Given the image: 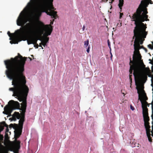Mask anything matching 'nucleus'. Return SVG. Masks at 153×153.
I'll list each match as a JSON object with an SVG mask.
<instances>
[{"instance_id": "obj_20", "label": "nucleus", "mask_w": 153, "mask_h": 153, "mask_svg": "<svg viewBox=\"0 0 153 153\" xmlns=\"http://www.w3.org/2000/svg\"><path fill=\"white\" fill-rule=\"evenodd\" d=\"M123 2L124 0H119V3L118 4V6L120 10V12L121 11L122 7L123 6L124 3Z\"/></svg>"}, {"instance_id": "obj_27", "label": "nucleus", "mask_w": 153, "mask_h": 153, "mask_svg": "<svg viewBox=\"0 0 153 153\" xmlns=\"http://www.w3.org/2000/svg\"><path fill=\"white\" fill-rule=\"evenodd\" d=\"M120 19H121V18L122 17V16L123 15V13H120Z\"/></svg>"}, {"instance_id": "obj_41", "label": "nucleus", "mask_w": 153, "mask_h": 153, "mask_svg": "<svg viewBox=\"0 0 153 153\" xmlns=\"http://www.w3.org/2000/svg\"><path fill=\"white\" fill-rule=\"evenodd\" d=\"M144 50H145V51H147V49H146V48H144Z\"/></svg>"}, {"instance_id": "obj_38", "label": "nucleus", "mask_w": 153, "mask_h": 153, "mask_svg": "<svg viewBox=\"0 0 153 153\" xmlns=\"http://www.w3.org/2000/svg\"><path fill=\"white\" fill-rule=\"evenodd\" d=\"M112 0L111 1V2H110V3H112V2H113V1H114V0Z\"/></svg>"}, {"instance_id": "obj_45", "label": "nucleus", "mask_w": 153, "mask_h": 153, "mask_svg": "<svg viewBox=\"0 0 153 153\" xmlns=\"http://www.w3.org/2000/svg\"><path fill=\"white\" fill-rule=\"evenodd\" d=\"M112 54H111V57H112Z\"/></svg>"}, {"instance_id": "obj_13", "label": "nucleus", "mask_w": 153, "mask_h": 153, "mask_svg": "<svg viewBox=\"0 0 153 153\" xmlns=\"http://www.w3.org/2000/svg\"><path fill=\"white\" fill-rule=\"evenodd\" d=\"M39 25H37L38 27H40L41 28L44 30V32L47 31L48 28L52 29L53 30V27L51 26L53 24V21H51L50 24L45 25L44 24L40 21L39 22Z\"/></svg>"}, {"instance_id": "obj_21", "label": "nucleus", "mask_w": 153, "mask_h": 153, "mask_svg": "<svg viewBox=\"0 0 153 153\" xmlns=\"http://www.w3.org/2000/svg\"><path fill=\"white\" fill-rule=\"evenodd\" d=\"M89 41L88 39H87L86 41L84 42V46L85 47H86L89 44Z\"/></svg>"}, {"instance_id": "obj_35", "label": "nucleus", "mask_w": 153, "mask_h": 153, "mask_svg": "<svg viewBox=\"0 0 153 153\" xmlns=\"http://www.w3.org/2000/svg\"><path fill=\"white\" fill-rule=\"evenodd\" d=\"M28 42H29L28 43H30V39L29 40L27 41V43L28 44Z\"/></svg>"}, {"instance_id": "obj_14", "label": "nucleus", "mask_w": 153, "mask_h": 153, "mask_svg": "<svg viewBox=\"0 0 153 153\" xmlns=\"http://www.w3.org/2000/svg\"><path fill=\"white\" fill-rule=\"evenodd\" d=\"M22 103V102L21 103V107H20V104L18 102L14 101L13 100H10L8 102V104L12 105L14 109H19L22 111V110L21 109L22 107L21 105Z\"/></svg>"}, {"instance_id": "obj_36", "label": "nucleus", "mask_w": 153, "mask_h": 153, "mask_svg": "<svg viewBox=\"0 0 153 153\" xmlns=\"http://www.w3.org/2000/svg\"><path fill=\"white\" fill-rule=\"evenodd\" d=\"M129 79H130V81L131 82L132 79H131V77H129Z\"/></svg>"}, {"instance_id": "obj_12", "label": "nucleus", "mask_w": 153, "mask_h": 153, "mask_svg": "<svg viewBox=\"0 0 153 153\" xmlns=\"http://www.w3.org/2000/svg\"><path fill=\"white\" fill-rule=\"evenodd\" d=\"M47 30V31L44 33V37H42V40H40L41 42L42 43V45L44 47L46 45V44L48 42L49 38L47 36L50 35L52 32V29L48 28Z\"/></svg>"}, {"instance_id": "obj_16", "label": "nucleus", "mask_w": 153, "mask_h": 153, "mask_svg": "<svg viewBox=\"0 0 153 153\" xmlns=\"http://www.w3.org/2000/svg\"><path fill=\"white\" fill-rule=\"evenodd\" d=\"M145 1H141V4H141V7H142V8H143V7L144 6H145L146 7L150 3V4H152L153 3L152 2V1L151 0H144Z\"/></svg>"}, {"instance_id": "obj_2", "label": "nucleus", "mask_w": 153, "mask_h": 153, "mask_svg": "<svg viewBox=\"0 0 153 153\" xmlns=\"http://www.w3.org/2000/svg\"><path fill=\"white\" fill-rule=\"evenodd\" d=\"M28 21H30L26 16L24 14L20 13L17 20L16 23L18 26H21L19 29L17 30L18 33L16 35V37L12 38V41L10 43L12 44H18V43L23 40L25 37V35L27 34H30L35 32V29L33 26L30 23H26Z\"/></svg>"}, {"instance_id": "obj_44", "label": "nucleus", "mask_w": 153, "mask_h": 153, "mask_svg": "<svg viewBox=\"0 0 153 153\" xmlns=\"http://www.w3.org/2000/svg\"><path fill=\"white\" fill-rule=\"evenodd\" d=\"M121 25H121V23H120V26H121Z\"/></svg>"}, {"instance_id": "obj_5", "label": "nucleus", "mask_w": 153, "mask_h": 153, "mask_svg": "<svg viewBox=\"0 0 153 153\" xmlns=\"http://www.w3.org/2000/svg\"><path fill=\"white\" fill-rule=\"evenodd\" d=\"M3 130V127L0 126V153H9V151L17 153L20 148V142L18 140L11 141L9 140L10 137L8 134H5L4 140V137L1 134V132Z\"/></svg>"}, {"instance_id": "obj_30", "label": "nucleus", "mask_w": 153, "mask_h": 153, "mask_svg": "<svg viewBox=\"0 0 153 153\" xmlns=\"http://www.w3.org/2000/svg\"><path fill=\"white\" fill-rule=\"evenodd\" d=\"M130 108L133 111L134 109V107L133 106L131 105H130Z\"/></svg>"}, {"instance_id": "obj_17", "label": "nucleus", "mask_w": 153, "mask_h": 153, "mask_svg": "<svg viewBox=\"0 0 153 153\" xmlns=\"http://www.w3.org/2000/svg\"><path fill=\"white\" fill-rule=\"evenodd\" d=\"M4 110L5 113L3 112V113L6 114H10L11 113V110L10 109L9 106L8 105H7L5 106L4 108Z\"/></svg>"}, {"instance_id": "obj_4", "label": "nucleus", "mask_w": 153, "mask_h": 153, "mask_svg": "<svg viewBox=\"0 0 153 153\" xmlns=\"http://www.w3.org/2000/svg\"><path fill=\"white\" fill-rule=\"evenodd\" d=\"M129 71L130 74H132L133 70H134L133 75L134 77L135 85L137 86L136 88L140 90L143 89V86L140 84V82L143 79H147L148 75L149 77H151L152 74H148V72L146 70L147 68H145V65L143 61L141 62L140 65H130Z\"/></svg>"}, {"instance_id": "obj_40", "label": "nucleus", "mask_w": 153, "mask_h": 153, "mask_svg": "<svg viewBox=\"0 0 153 153\" xmlns=\"http://www.w3.org/2000/svg\"><path fill=\"white\" fill-rule=\"evenodd\" d=\"M152 136L153 137V132H152Z\"/></svg>"}, {"instance_id": "obj_9", "label": "nucleus", "mask_w": 153, "mask_h": 153, "mask_svg": "<svg viewBox=\"0 0 153 153\" xmlns=\"http://www.w3.org/2000/svg\"><path fill=\"white\" fill-rule=\"evenodd\" d=\"M145 33L146 32H143L140 36H137V34H136V35H134V36H133L132 42L133 41V39H134L135 37V39L134 42V52H135L137 54H140L139 51V49L141 48L143 49L144 48L143 46H141L139 45V38H140L141 36H142L144 35Z\"/></svg>"}, {"instance_id": "obj_28", "label": "nucleus", "mask_w": 153, "mask_h": 153, "mask_svg": "<svg viewBox=\"0 0 153 153\" xmlns=\"http://www.w3.org/2000/svg\"><path fill=\"white\" fill-rule=\"evenodd\" d=\"M149 61H150V62H149V63L153 65V61L150 59H149Z\"/></svg>"}, {"instance_id": "obj_22", "label": "nucleus", "mask_w": 153, "mask_h": 153, "mask_svg": "<svg viewBox=\"0 0 153 153\" xmlns=\"http://www.w3.org/2000/svg\"><path fill=\"white\" fill-rule=\"evenodd\" d=\"M143 13H142V15H146L148 13V11L147 10V9L146 8H145L144 10H143Z\"/></svg>"}, {"instance_id": "obj_10", "label": "nucleus", "mask_w": 153, "mask_h": 153, "mask_svg": "<svg viewBox=\"0 0 153 153\" xmlns=\"http://www.w3.org/2000/svg\"><path fill=\"white\" fill-rule=\"evenodd\" d=\"M144 121V126L146 131V134L150 142L152 141V139L151 137V134L150 133V127L149 126V117L148 115H143Z\"/></svg>"}, {"instance_id": "obj_29", "label": "nucleus", "mask_w": 153, "mask_h": 153, "mask_svg": "<svg viewBox=\"0 0 153 153\" xmlns=\"http://www.w3.org/2000/svg\"><path fill=\"white\" fill-rule=\"evenodd\" d=\"M9 127L10 128H14L13 127V124H10L9 125Z\"/></svg>"}, {"instance_id": "obj_34", "label": "nucleus", "mask_w": 153, "mask_h": 153, "mask_svg": "<svg viewBox=\"0 0 153 153\" xmlns=\"http://www.w3.org/2000/svg\"><path fill=\"white\" fill-rule=\"evenodd\" d=\"M85 26L84 25H83V27H82V30L83 31H84L85 30Z\"/></svg>"}, {"instance_id": "obj_18", "label": "nucleus", "mask_w": 153, "mask_h": 153, "mask_svg": "<svg viewBox=\"0 0 153 153\" xmlns=\"http://www.w3.org/2000/svg\"><path fill=\"white\" fill-rule=\"evenodd\" d=\"M0 126H1L3 127V129H4V126L6 127V129L5 134H8L9 132V130L8 128V126L7 125L5 122L4 121H3L0 123Z\"/></svg>"}, {"instance_id": "obj_31", "label": "nucleus", "mask_w": 153, "mask_h": 153, "mask_svg": "<svg viewBox=\"0 0 153 153\" xmlns=\"http://www.w3.org/2000/svg\"><path fill=\"white\" fill-rule=\"evenodd\" d=\"M90 51V47L89 46L86 50L87 52L88 53H89Z\"/></svg>"}, {"instance_id": "obj_15", "label": "nucleus", "mask_w": 153, "mask_h": 153, "mask_svg": "<svg viewBox=\"0 0 153 153\" xmlns=\"http://www.w3.org/2000/svg\"><path fill=\"white\" fill-rule=\"evenodd\" d=\"M22 129L18 127L17 129L14 131V141L17 140V139L19 138L22 134Z\"/></svg>"}, {"instance_id": "obj_48", "label": "nucleus", "mask_w": 153, "mask_h": 153, "mask_svg": "<svg viewBox=\"0 0 153 153\" xmlns=\"http://www.w3.org/2000/svg\"><path fill=\"white\" fill-rule=\"evenodd\" d=\"M30 60H32V59H31V58L30 59Z\"/></svg>"}, {"instance_id": "obj_47", "label": "nucleus", "mask_w": 153, "mask_h": 153, "mask_svg": "<svg viewBox=\"0 0 153 153\" xmlns=\"http://www.w3.org/2000/svg\"><path fill=\"white\" fill-rule=\"evenodd\" d=\"M148 69H149V71H150L149 69V68H148Z\"/></svg>"}, {"instance_id": "obj_6", "label": "nucleus", "mask_w": 153, "mask_h": 153, "mask_svg": "<svg viewBox=\"0 0 153 153\" xmlns=\"http://www.w3.org/2000/svg\"><path fill=\"white\" fill-rule=\"evenodd\" d=\"M53 0H39L38 3V7L36 10V14L40 16L42 12H45L48 15L51 16L52 18L56 19L57 17V12L54 11L56 10L53 6ZM33 3H34L33 2Z\"/></svg>"}, {"instance_id": "obj_33", "label": "nucleus", "mask_w": 153, "mask_h": 153, "mask_svg": "<svg viewBox=\"0 0 153 153\" xmlns=\"http://www.w3.org/2000/svg\"><path fill=\"white\" fill-rule=\"evenodd\" d=\"M32 2L34 3H36L37 2V0H32Z\"/></svg>"}, {"instance_id": "obj_1", "label": "nucleus", "mask_w": 153, "mask_h": 153, "mask_svg": "<svg viewBox=\"0 0 153 153\" xmlns=\"http://www.w3.org/2000/svg\"><path fill=\"white\" fill-rule=\"evenodd\" d=\"M7 70L5 73L7 77L12 79V85L14 87L9 88V90L13 92L12 96L17 97L20 102H22V112L19 114L15 112L13 116V120L20 119L18 127L22 129L25 121V113L27 106V99L29 89L26 85V80L23 74L25 62H4Z\"/></svg>"}, {"instance_id": "obj_11", "label": "nucleus", "mask_w": 153, "mask_h": 153, "mask_svg": "<svg viewBox=\"0 0 153 153\" xmlns=\"http://www.w3.org/2000/svg\"><path fill=\"white\" fill-rule=\"evenodd\" d=\"M141 58V56L140 54H137L135 52L133 56V61L131 60V57L130 58V65H140L141 62L142 60L140 61Z\"/></svg>"}, {"instance_id": "obj_43", "label": "nucleus", "mask_w": 153, "mask_h": 153, "mask_svg": "<svg viewBox=\"0 0 153 153\" xmlns=\"http://www.w3.org/2000/svg\"><path fill=\"white\" fill-rule=\"evenodd\" d=\"M54 21V19H53V21Z\"/></svg>"}, {"instance_id": "obj_23", "label": "nucleus", "mask_w": 153, "mask_h": 153, "mask_svg": "<svg viewBox=\"0 0 153 153\" xmlns=\"http://www.w3.org/2000/svg\"><path fill=\"white\" fill-rule=\"evenodd\" d=\"M142 36H141L140 38H139V45L140 44L142 45L143 44V40L142 39H141V37Z\"/></svg>"}, {"instance_id": "obj_37", "label": "nucleus", "mask_w": 153, "mask_h": 153, "mask_svg": "<svg viewBox=\"0 0 153 153\" xmlns=\"http://www.w3.org/2000/svg\"><path fill=\"white\" fill-rule=\"evenodd\" d=\"M108 0H102V1L104 2H107Z\"/></svg>"}, {"instance_id": "obj_19", "label": "nucleus", "mask_w": 153, "mask_h": 153, "mask_svg": "<svg viewBox=\"0 0 153 153\" xmlns=\"http://www.w3.org/2000/svg\"><path fill=\"white\" fill-rule=\"evenodd\" d=\"M16 32L17 33L16 34H15L14 33H10V32L9 31L7 32V34L8 36L10 37V40H11L12 38L16 37V35L18 33V32H17V31H16Z\"/></svg>"}, {"instance_id": "obj_26", "label": "nucleus", "mask_w": 153, "mask_h": 153, "mask_svg": "<svg viewBox=\"0 0 153 153\" xmlns=\"http://www.w3.org/2000/svg\"><path fill=\"white\" fill-rule=\"evenodd\" d=\"M108 45L109 47V48H110V50H111V45H110V42H109V40H108Z\"/></svg>"}, {"instance_id": "obj_25", "label": "nucleus", "mask_w": 153, "mask_h": 153, "mask_svg": "<svg viewBox=\"0 0 153 153\" xmlns=\"http://www.w3.org/2000/svg\"><path fill=\"white\" fill-rule=\"evenodd\" d=\"M34 45V47L36 48H38V47H39V45H38V44H37L36 43V44H33Z\"/></svg>"}, {"instance_id": "obj_24", "label": "nucleus", "mask_w": 153, "mask_h": 153, "mask_svg": "<svg viewBox=\"0 0 153 153\" xmlns=\"http://www.w3.org/2000/svg\"><path fill=\"white\" fill-rule=\"evenodd\" d=\"M148 46L149 48H150L151 49H153V46L151 44H149L148 45Z\"/></svg>"}, {"instance_id": "obj_39", "label": "nucleus", "mask_w": 153, "mask_h": 153, "mask_svg": "<svg viewBox=\"0 0 153 153\" xmlns=\"http://www.w3.org/2000/svg\"><path fill=\"white\" fill-rule=\"evenodd\" d=\"M132 74H130V75H129V77H131V76H132Z\"/></svg>"}, {"instance_id": "obj_46", "label": "nucleus", "mask_w": 153, "mask_h": 153, "mask_svg": "<svg viewBox=\"0 0 153 153\" xmlns=\"http://www.w3.org/2000/svg\"><path fill=\"white\" fill-rule=\"evenodd\" d=\"M9 133L10 134H11L10 132Z\"/></svg>"}, {"instance_id": "obj_42", "label": "nucleus", "mask_w": 153, "mask_h": 153, "mask_svg": "<svg viewBox=\"0 0 153 153\" xmlns=\"http://www.w3.org/2000/svg\"><path fill=\"white\" fill-rule=\"evenodd\" d=\"M152 46H153V41L152 42Z\"/></svg>"}, {"instance_id": "obj_8", "label": "nucleus", "mask_w": 153, "mask_h": 153, "mask_svg": "<svg viewBox=\"0 0 153 153\" xmlns=\"http://www.w3.org/2000/svg\"><path fill=\"white\" fill-rule=\"evenodd\" d=\"M137 93L139 94L138 99L140 101L142 104L143 115H148V109L147 107V106L148 105V103L146 101V100H148V97L145 93L142 94L141 95H140V93L143 91H144L143 90H140L137 88Z\"/></svg>"}, {"instance_id": "obj_32", "label": "nucleus", "mask_w": 153, "mask_h": 153, "mask_svg": "<svg viewBox=\"0 0 153 153\" xmlns=\"http://www.w3.org/2000/svg\"><path fill=\"white\" fill-rule=\"evenodd\" d=\"M42 42L39 43V46L40 47H41L42 49H43V48L42 46Z\"/></svg>"}, {"instance_id": "obj_7", "label": "nucleus", "mask_w": 153, "mask_h": 153, "mask_svg": "<svg viewBox=\"0 0 153 153\" xmlns=\"http://www.w3.org/2000/svg\"><path fill=\"white\" fill-rule=\"evenodd\" d=\"M33 26L34 28L35 29V32L30 34H27L25 35V37L27 35L33 36L30 38V43H28V44H36L38 40H42V35L44 33V30L41 29L40 27L32 23H30Z\"/></svg>"}, {"instance_id": "obj_3", "label": "nucleus", "mask_w": 153, "mask_h": 153, "mask_svg": "<svg viewBox=\"0 0 153 153\" xmlns=\"http://www.w3.org/2000/svg\"><path fill=\"white\" fill-rule=\"evenodd\" d=\"M141 4H140L137 9L136 11L133 15L132 17L129 16L131 19V21H134V24L135 26L133 30L134 35L137 34V36H140L143 32H146V26L143 22L145 21H149L148 19V16L147 14L141 15L143 11L142 7H141Z\"/></svg>"}]
</instances>
